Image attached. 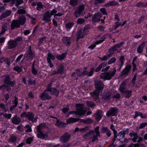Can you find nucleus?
<instances>
[{
	"label": "nucleus",
	"instance_id": "1",
	"mask_svg": "<svg viewBox=\"0 0 147 147\" xmlns=\"http://www.w3.org/2000/svg\"><path fill=\"white\" fill-rule=\"evenodd\" d=\"M23 41L22 36L18 37L14 40L10 39L7 42V48L10 49L14 48L19 44H21Z\"/></svg>",
	"mask_w": 147,
	"mask_h": 147
},
{
	"label": "nucleus",
	"instance_id": "2",
	"mask_svg": "<svg viewBox=\"0 0 147 147\" xmlns=\"http://www.w3.org/2000/svg\"><path fill=\"white\" fill-rule=\"evenodd\" d=\"M45 124L41 123L37 126V136L38 138L44 139L46 138H48V134H43L42 131L43 129L45 127Z\"/></svg>",
	"mask_w": 147,
	"mask_h": 147
},
{
	"label": "nucleus",
	"instance_id": "3",
	"mask_svg": "<svg viewBox=\"0 0 147 147\" xmlns=\"http://www.w3.org/2000/svg\"><path fill=\"white\" fill-rule=\"evenodd\" d=\"M116 71L115 68H114L113 71H108L102 73L100 75V77L104 80H110L114 75Z\"/></svg>",
	"mask_w": 147,
	"mask_h": 147
},
{
	"label": "nucleus",
	"instance_id": "4",
	"mask_svg": "<svg viewBox=\"0 0 147 147\" xmlns=\"http://www.w3.org/2000/svg\"><path fill=\"white\" fill-rule=\"evenodd\" d=\"M20 117H26L32 122H36L37 121L38 117H34V115L32 112H24L20 115Z\"/></svg>",
	"mask_w": 147,
	"mask_h": 147
},
{
	"label": "nucleus",
	"instance_id": "5",
	"mask_svg": "<svg viewBox=\"0 0 147 147\" xmlns=\"http://www.w3.org/2000/svg\"><path fill=\"white\" fill-rule=\"evenodd\" d=\"M77 107L76 111H71L69 112L70 114H75L76 115H84L85 111L84 110V105L80 104H77L76 105Z\"/></svg>",
	"mask_w": 147,
	"mask_h": 147
},
{
	"label": "nucleus",
	"instance_id": "6",
	"mask_svg": "<svg viewBox=\"0 0 147 147\" xmlns=\"http://www.w3.org/2000/svg\"><path fill=\"white\" fill-rule=\"evenodd\" d=\"M4 77L3 79V85H6V84H9L10 86L11 87H14L15 85V82L11 81V80L9 76L8 75H4L3 76Z\"/></svg>",
	"mask_w": 147,
	"mask_h": 147
},
{
	"label": "nucleus",
	"instance_id": "7",
	"mask_svg": "<svg viewBox=\"0 0 147 147\" xmlns=\"http://www.w3.org/2000/svg\"><path fill=\"white\" fill-rule=\"evenodd\" d=\"M94 82L96 90L102 91L104 87V85L103 82L101 81L96 80H94Z\"/></svg>",
	"mask_w": 147,
	"mask_h": 147
},
{
	"label": "nucleus",
	"instance_id": "8",
	"mask_svg": "<svg viewBox=\"0 0 147 147\" xmlns=\"http://www.w3.org/2000/svg\"><path fill=\"white\" fill-rule=\"evenodd\" d=\"M84 9V5L79 6L78 7L76 8L74 11V15L76 18L79 17L81 15H82V12Z\"/></svg>",
	"mask_w": 147,
	"mask_h": 147
},
{
	"label": "nucleus",
	"instance_id": "9",
	"mask_svg": "<svg viewBox=\"0 0 147 147\" xmlns=\"http://www.w3.org/2000/svg\"><path fill=\"white\" fill-rule=\"evenodd\" d=\"M118 112V110L117 108H111L107 112L106 115L107 117L109 116H116Z\"/></svg>",
	"mask_w": 147,
	"mask_h": 147
},
{
	"label": "nucleus",
	"instance_id": "10",
	"mask_svg": "<svg viewBox=\"0 0 147 147\" xmlns=\"http://www.w3.org/2000/svg\"><path fill=\"white\" fill-rule=\"evenodd\" d=\"M49 92L48 90H45L44 92L41 93L39 95V98L42 100L50 99L51 96L49 95Z\"/></svg>",
	"mask_w": 147,
	"mask_h": 147
},
{
	"label": "nucleus",
	"instance_id": "11",
	"mask_svg": "<svg viewBox=\"0 0 147 147\" xmlns=\"http://www.w3.org/2000/svg\"><path fill=\"white\" fill-rule=\"evenodd\" d=\"M124 42H121L117 44L112 47H111L109 50V51H110L111 53H114L115 51L117 50V49L120 48L122 47Z\"/></svg>",
	"mask_w": 147,
	"mask_h": 147
},
{
	"label": "nucleus",
	"instance_id": "12",
	"mask_svg": "<svg viewBox=\"0 0 147 147\" xmlns=\"http://www.w3.org/2000/svg\"><path fill=\"white\" fill-rule=\"evenodd\" d=\"M70 135L68 133H65L60 138V142L62 143H64L67 142L70 138Z\"/></svg>",
	"mask_w": 147,
	"mask_h": 147
},
{
	"label": "nucleus",
	"instance_id": "13",
	"mask_svg": "<svg viewBox=\"0 0 147 147\" xmlns=\"http://www.w3.org/2000/svg\"><path fill=\"white\" fill-rule=\"evenodd\" d=\"M102 16L100 12L95 13L92 18V22L96 23L100 21V19L101 18Z\"/></svg>",
	"mask_w": 147,
	"mask_h": 147
},
{
	"label": "nucleus",
	"instance_id": "14",
	"mask_svg": "<svg viewBox=\"0 0 147 147\" xmlns=\"http://www.w3.org/2000/svg\"><path fill=\"white\" fill-rule=\"evenodd\" d=\"M128 130L129 129H127L126 130H123L119 133L117 134V136L119 138H118L117 140L121 141L120 139L123 138L125 137V134H128Z\"/></svg>",
	"mask_w": 147,
	"mask_h": 147
},
{
	"label": "nucleus",
	"instance_id": "15",
	"mask_svg": "<svg viewBox=\"0 0 147 147\" xmlns=\"http://www.w3.org/2000/svg\"><path fill=\"white\" fill-rule=\"evenodd\" d=\"M27 53L26 57H27L29 59H32L35 56L34 53L33 52H32L31 50V46H29L28 48Z\"/></svg>",
	"mask_w": 147,
	"mask_h": 147
},
{
	"label": "nucleus",
	"instance_id": "16",
	"mask_svg": "<svg viewBox=\"0 0 147 147\" xmlns=\"http://www.w3.org/2000/svg\"><path fill=\"white\" fill-rule=\"evenodd\" d=\"M20 25L18 20H13L11 25V30H13L15 28H18L20 27Z\"/></svg>",
	"mask_w": 147,
	"mask_h": 147
},
{
	"label": "nucleus",
	"instance_id": "17",
	"mask_svg": "<svg viewBox=\"0 0 147 147\" xmlns=\"http://www.w3.org/2000/svg\"><path fill=\"white\" fill-rule=\"evenodd\" d=\"M12 122L14 124L18 125L20 124L21 121V118L17 116V115H15L11 118Z\"/></svg>",
	"mask_w": 147,
	"mask_h": 147
},
{
	"label": "nucleus",
	"instance_id": "18",
	"mask_svg": "<svg viewBox=\"0 0 147 147\" xmlns=\"http://www.w3.org/2000/svg\"><path fill=\"white\" fill-rule=\"evenodd\" d=\"M100 91L98 90H96L90 93L91 97L94 100L98 98L100 92Z\"/></svg>",
	"mask_w": 147,
	"mask_h": 147
},
{
	"label": "nucleus",
	"instance_id": "19",
	"mask_svg": "<svg viewBox=\"0 0 147 147\" xmlns=\"http://www.w3.org/2000/svg\"><path fill=\"white\" fill-rule=\"evenodd\" d=\"M86 30L85 29H84L83 30L81 28L78 32L77 37V40H78L80 38H82L86 34H84V32Z\"/></svg>",
	"mask_w": 147,
	"mask_h": 147
},
{
	"label": "nucleus",
	"instance_id": "20",
	"mask_svg": "<svg viewBox=\"0 0 147 147\" xmlns=\"http://www.w3.org/2000/svg\"><path fill=\"white\" fill-rule=\"evenodd\" d=\"M94 68L92 67L90 68V71L89 72L86 70L84 71L82 73V75H83L82 77H83L85 75H87L90 77L92 76L94 71Z\"/></svg>",
	"mask_w": 147,
	"mask_h": 147
},
{
	"label": "nucleus",
	"instance_id": "21",
	"mask_svg": "<svg viewBox=\"0 0 147 147\" xmlns=\"http://www.w3.org/2000/svg\"><path fill=\"white\" fill-rule=\"evenodd\" d=\"M93 133V130H90L89 132L86 133L83 136V139L88 140H90L92 138V133Z\"/></svg>",
	"mask_w": 147,
	"mask_h": 147
},
{
	"label": "nucleus",
	"instance_id": "22",
	"mask_svg": "<svg viewBox=\"0 0 147 147\" xmlns=\"http://www.w3.org/2000/svg\"><path fill=\"white\" fill-rule=\"evenodd\" d=\"M51 15L50 12L47 11L45 13L43 18V20L47 22H50L51 21Z\"/></svg>",
	"mask_w": 147,
	"mask_h": 147
},
{
	"label": "nucleus",
	"instance_id": "23",
	"mask_svg": "<svg viewBox=\"0 0 147 147\" xmlns=\"http://www.w3.org/2000/svg\"><path fill=\"white\" fill-rule=\"evenodd\" d=\"M131 67V66L130 65H127L125 68L121 72V75L123 76L125 75V76H127Z\"/></svg>",
	"mask_w": 147,
	"mask_h": 147
},
{
	"label": "nucleus",
	"instance_id": "24",
	"mask_svg": "<svg viewBox=\"0 0 147 147\" xmlns=\"http://www.w3.org/2000/svg\"><path fill=\"white\" fill-rule=\"evenodd\" d=\"M111 96V93L110 92H105L102 94V98L104 100L109 99Z\"/></svg>",
	"mask_w": 147,
	"mask_h": 147
},
{
	"label": "nucleus",
	"instance_id": "25",
	"mask_svg": "<svg viewBox=\"0 0 147 147\" xmlns=\"http://www.w3.org/2000/svg\"><path fill=\"white\" fill-rule=\"evenodd\" d=\"M23 2V1L22 0H12L11 5H13L15 3L16 4V6L18 9H20L21 7H19V5L21 4Z\"/></svg>",
	"mask_w": 147,
	"mask_h": 147
},
{
	"label": "nucleus",
	"instance_id": "26",
	"mask_svg": "<svg viewBox=\"0 0 147 147\" xmlns=\"http://www.w3.org/2000/svg\"><path fill=\"white\" fill-rule=\"evenodd\" d=\"M18 20L20 25H23L26 22V19L25 17L22 16L18 18Z\"/></svg>",
	"mask_w": 147,
	"mask_h": 147
},
{
	"label": "nucleus",
	"instance_id": "27",
	"mask_svg": "<svg viewBox=\"0 0 147 147\" xmlns=\"http://www.w3.org/2000/svg\"><path fill=\"white\" fill-rule=\"evenodd\" d=\"M71 38L69 37H64L63 38L62 40L63 42L66 46H69L70 45L71 43L70 41Z\"/></svg>",
	"mask_w": 147,
	"mask_h": 147
},
{
	"label": "nucleus",
	"instance_id": "28",
	"mask_svg": "<svg viewBox=\"0 0 147 147\" xmlns=\"http://www.w3.org/2000/svg\"><path fill=\"white\" fill-rule=\"evenodd\" d=\"M9 26V24L8 23H5L2 26V30L0 33L1 34H4L7 30Z\"/></svg>",
	"mask_w": 147,
	"mask_h": 147
},
{
	"label": "nucleus",
	"instance_id": "29",
	"mask_svg": "<svg viewBox=\"0 0 147 147\" xmlns=\"http://www.w3.org/2000/svg\"><path fill=\"white\" fill-rule=\"evenodd\" d=\"M49 92H50L51 94L57 96L59 94V91L55 88H51L49 89Z\"/></svg>",
	"mask_w": 147,
	"mask_h": 147
},
{
	"label": "nucleus",
	"instance_id": "30",
	"mask_svg": "<svg viewBox=\"0 0 147 147\" xmlns=\"http://www.w3.org/2000/svg\"><path fill=\"white\" fill-rule=\"evenodd\" d=\"M103 37L104 38H103L102 40H99L97 41H96L95 42L94 44L90 46H89V47H88V48H89L90 49H93L94 47H95L96 45H98L100 43H101L102 42L105 40V38L104 37V36Z\"/></svg>",
	"mask_w": 147,
	"mask_h": 147
},
{
	"label": "nucleus",
	"instance_id": "31",
	"mask_svg": "<svg viewBox=\"0 0 147 147\" xmlns=\"http://www.w3.org/2000/svg\"><path fill=\"white\" fill-rule=\"evenodd\" d=\"M119 5L118 2L115 1H112L108 3L105 5V7H108L109 6H115Z\"/></svg>",
	"mask_w": 147,
	"mask_h": 147
},
{
	"label": "nucleus",
	"instance_id": "32",
	"mask_svg": "<svg viewBox=\"0 0 147 147\" xmlns=\"http://www.w3.org/2000/svg\"><path fill=\"white\" fill-rule=\"evenodd\" d=\"M125 83L124 82H123L121 84L119 89V90L121 93H123L126 90L125 88Z\"/></svg>",
	"mask_w": 147,
	"mask_h": 147
},
{
	"label": "nucleus",
	"instance_id": "33",
	"mask_svg": "<svg viewBox=\"0 0 147 147\" xmlns=\"http://www.w3.org/2000/svg\"><path fill=\"white\" fill-rule=\"evenodd\" d=\"M57 121L56 123V125L58 127L61 128L65 126V125H67L65 123L61 122L60 121L57 119Z\"/></svg>",
	"mask_w": 147,
	"mask_h": 147
},
{
	"label": "nucleus",
	"instance_id": "34",
	"mask_svg": "<svg viewBox=\"0 0 147 147\" xmlns=\"http://www.w3.org/2000/svg\"><path fill=\"white\" fill-rule=\"evenodd\" d=\"M79 119H79L74 118L71 117L67 119L66 122L67 124L75 122L78 121Z\"/></svg>",
	"mask_w": 147,
	"mask_h": 147
},
{
	"label": "nucleus",
	"instance_id": "35",
	"mask_svg": "<svg viewBox=\"0 0 147 147\" xmlns=\"http://www.w3.org/2000/svg\"><path fill=\"white\" fill-rule=\"evenodd\" d=\"M102 117V112L100 110L98 111L96 113V119L97 121H99Z\"/></svg>",
	"mask_w": 147,
	"mask_h": 147
},
{
	"label": "nucleus",
	"instance_id": "36",
	"mask_svg": "<svg viewBox=\"0 0 147 147\" xmlns=\"http://www.w3.org/2000/svg\"><path fill=\"white\" fill-rule=\"evenodd\" d=\"M145 46V42H143L141 44L137 49V51L138 53H141L142 52L144 47Z\"/></svg>",
	"mask_w": 147,
	"mask_h": 147
},
{
	"label": "nucleus",
	"instance_id": "37",
	"mask_svg": "<svg viewBox=\"0 0 147 147\" xmlns=\"http://www.w3.org/2000/svg\"><path fill=\"white\" fill-rule=\"evenodd\" d=\"M67 53H63L61 55H57L56 58L59 60H62L66 57Z\"/></svg>",
	"mask_w": 147,
	"mask_h": 147
},
{
	"label": "nucleus",
	"instance_id": "38",
	"mask_svg": "<svg viewBox=\"0 0 147 147\" xmlns=\"http://www.w3.org/2000/svg\"><path fill=\"white\" fill-rule=\"evenodd\" d=\"M132 91L130 90H126L123 93H124L125 97L127 98H129L131 95Z\"/></svg>",
	"mask_w": 147,
	"mask_h": 147
},
{
	"label": "nucleus",
	"instance_id": "39",
	"mask_svg": "<svg viewBox=\"0 0 147 147\" xmlns=\"http://www.w3.org/2000/svg\"><path fill=\"white\" fill-rule=\"evenodd\" d=\"M106 65L105 63H103L99 65L96 69L95 71L98 72L102 68L106 66Z\"/></svg>",
	"mask_w": 147,
	"mask_h": 147
},
{
	"label": "nucleus",
	"instance_id": "40",
	"mask_svg": "<svg viewBox=\"0 0 147 147\" xmlns=\"http://www.w3.org/2000/svg\"><path fill=\"white\" fill-rule=\"evenodd\" d=\"M57 74H62L64 72L63 65L61 64L59 65V67L57 70Z\"/></svg>",
	"mask_w": 147,
	"mask_h": 147
},
{
	"label": "nucleus",
	"instance_id": "41",
	"mask_svg": "<svg viewBox=\"0 0 147 147\" xmlns=\"http://www.w3.org/2000/svg\"><path fill=\"white\" fill-rule=\"evenodd\" d=\"M80 71V69H77L75 70V73L77 77L82 78V77L83 75H82V73H81Z\"/></svg>",
	"mask_w": 147,
	"mask_h": 147
},
{
	"label": "nucleus",
	"instance_id": "42",
	"mask_svg": "<svg viewBox=\"0 0 147 147\" xmlns=\"http://www.w3.org/2000/svg\"><path fill=\"white\" fill-rule=\"evenodd\" d=\"M74 24L73 22H69L67 24L65 27L67 30H69L72 27Z\"/></svg>",
	"mask_w": 147,
	"mask_h": 147
},
{
	"label": "nucleus",
	"instance_id": "43",
	"mask_svg": "<svg viewBox=\"0 0 147 147\" xmlns=\"http://www.w3.org/2000/svg\"><path fill=\"white\" fill-rule=\"evenodd\" d=\"M136 6L138 7H147V3H142L141 2L137 3Z\"/></svg>",
	"mask_w": 147,
	"mask_h": 147
},
{
	"label": "nucleus",
	"instance_id": "44",
	"mask_svg": "<svg viewBox=\"0 0 147 147\" xmlns=\"http://www.w3.org/2000/svg\"><path fill=\"white\" fill-rule=\"evenodd\" d=\"M37 7H36V9L40 11L42 9H43V5H42V3L40 2H38L36 3Z\"/></svg>",
	"mask_w": 147,
	"mask_h": 147
},
{
	"label": "nucleus",
	"instance_id": "45",
	"mask_svg": "<svg viewBox=\"0 0 147 147\" xmlns=\"http://www.w3.org/2000/svg\"><path fill=\"white\" fill-rule=\"evenodd\" d=\"M22 9H19L17 11V13L18 14H23L26 13V11L25 10V9L23 7H20Z\"/></svg>",
	"mask_w": 147,
	"mask_h": 147
},
{
	"label": "nucleus",
	"instance_id": "46",
	"mask_svg": "<svg viewBox=\"0 0 147 147\" xmlns=\"http://www.w3.org/2000/svg\"><path fill=\"white\" fill-rule=\"evenodd\" d=\"M55 57L51 53H49L47 55V61H51V59L54 60Z\"/></svg>",
	"mask_w": 147,
	"mask_h": 147
},
{
	"label": "nucleus",
	"instance_id": "47",
	"mask_svg": "<svg viewBox=\"0 0 147 147\" xmlns=\"http://www.w3.org/2000/svg\"><path fill=\"white\" fill-rule=\"evenodd\" d=\"M78 0H71L69 2L70 4L72 6H75L78 5Z\"/></svg>",
	"mask_w": 147,
	"mask_h": 147
},
{
	"label": "nucleus",
	"instance_id": "48",
	"mask_svg": "<svg viewBox=\"0 0 147 147\" xmlns=\"http://www.w3.org/2000/svg\"><path fill=\"white\" fill-rule=\"evenodd\" d=\"M86 103L88 106L89 107H93L96 106L95 104L92 101H88Z\"/></svg>",
	"mask_w": 147,
	"mask_h": 147
},
{
	"label": "nucleus",
	"instance_id": "49",
	"mask_svg": "<svg viewBox=\"0 0 147 147\" xmlns=\"http://www.w3.org/2000/svg\"><path fill=\"white\" fill-rule=\"evenodd\" d=\"M99 136L98 135L95 134L94 131V133H92V142H94L96 140H98V137Z\"/></svg>",
	"mask_w": 147,
	"mask_h": 147
},
{
	"label": "nucleus",
	"instance_id": "50",
	"mask_svg": "<svg viewBox=\"0 0 147 147\" xmlns=\"http://www.w3.org/2000/svg\"><path fill=\"white\" fill-rule=\"evenodd\" d=\"M89 129V127L88 126H86L84 128L80 129V131L82 133L88 131Z\"/></svg>",
	"mask_w": 147,
	"mask_h": 147
},
{
	"label": "nucleus",
	"instance_id": "51",
	"mask_svg": "<svg viewBox=\"0 0 147 147\" xmlns=\"http://www.w3.org/2000/svg\"><path fill=\"white\" fill-rule=\"evenodd\" d=\"M85 22V20L84 19L79 18L77 20L76 22L78 24H84Z\"/></svg>",
	"mask_w": 147,
	"mask_h": 147
},
{
	"label": "nucleus",
	"instance_id": "52",
	"mask_svg": "<svg viewBox=\"0 0 147 147\" xmlns=\"http://www.w3.org/2000/svg\"><path fill=\"white\" fill-rule=\"evenodd\" d=\"M109 131V129L107 127H102L101 129V132L102 133L104 134L107 133Z\"/></svg>",
	"mask_w": 147,
	"mask_h": 147
},
{
	"label": "nucleus",
	"instance_id": "53",
	"mask_svg": "<svg viewBox=\"0 0 147 147\" xmlns=\"http://www.w3.org/2000/svg\"><path fill=\"white\" fill-rule=\"evenodd\" d=\"M28 84L30 85H32V84L35 85V81L34 80L30 79L28 80Z\"/></svg>",
	"mask_w": 147,
	"mask_h": 147
},
{
	"label": "nucleus",
	"instance_id": "54",
	"mask_svg": "<svg viewBox=\"0 0 147 147\" xmlns=\"http://www.w3.org/2000/svg\"><path fill=\"white\" fill-rule=\"evenodd\" d=\"M105 0H94V4L97 5L98 4L103 3Z\"/></svg>",
	"mask_w": 147,
	"mask_h": 147
},
{
	"label": "nucleus",
	"instance_id": "55",
	"mask_svg": "<svg viewBox=\"0 0 147 147\" xmlns=\"http://www.w3.org/2000/svg\"><path fill=\"white\" fill-rule=\"evenodd\" d=\"M116 61V59L115 57L111 58L108 62V64H110L114 63Z\"/></svg>",
	"mask_w": 147,
	"mask_h": 147
},
{
	"label": "nucleus",
	"instance_id": "56",
	"mask_svg": "<svg viewBox=\"0 0 147 147\" xmlns=\"http://www.w3.org/2000/svg\"><path fill=\"white\" fill-rule=\"evenodd\" d=\"M13 69L18 73L20 72L22 70V68L21 67H19L18 66H16Z\"/></svg>",
	"mask_w": 147,
	"mask_h": 147
},
{
	"label": "nucleus",
	"instance_id": "57",
	"mask_svg": "<svg viewBox=\"0 0 147 147\" xmlns=\"http://www.w3.org/2000/svg\"><path fill=\"white\" fill-rule=\"evenodd\" d=\"M99 127L97 126L95 129L94 131L95 133H96V134L98 135L100 137V132L99 130Z\"/></svg>",
	"mask_w": 147,
	"mask_h": 147
},
{
	"label": "nucleus",
	"instance_id": "58",
	"mask_svg": "<svg viewBox=\"0 0 147 147\" xmlns=\"http://www.w3.org/2000/svg\"><path fill=\"white\" fill-rule=\"evenodd\" d=\"M18 98L16 96H15V99L14 100L12 101V102L13 104H14V105L16 107L18 104Z\"/></svg>",
	"mask_w": 147,
	"mask_h": 147
},
{
	"label": "nucleus",
	"instance_id": "59",
	"mask_svg": "<svg viewBox=\"0 0 147 147\" xmlns=\"http://www.w3.org/2000/svg\"><path fill=\"white\" fill-rule=\"evenodd\" d=\"M100 11L102 13V14L107 15V13L105 8H102L100 9Z\"/></svg>",
	"mask_w": 147,
	"mask_h": 147
},
{
	"label": "nucleus",
	"instance_id": "60",
	"mask_svg": "<svg viewBox=\"0 0 147 147\" xmlns=\"http://www.w3.org/2000/svg\"><path fill=\"white\" fill-rule=\"evenodd\" d=\"M4 12L7 17L11 15V11L9 10H7Z\"/></svg>",
	"mask_w": 147,
	"mask_h": 147
},
{
	"label": "nucleus",
	"instance_id": "61",
	"mask_svg": "<svg viewBox=\"0 0 147 147\" xmlns=\"http://www.w3.org/2000/svg\"><path fill=\"white\" fill-rule=\"evenodd\" d=\"M129 135L131 137H132L134 136V138L135 137L138 136V135H137L136 133H135L133 132H132L131 133H130L129 134Z\"/></svg>",
	"mask_w": 147,
	"mask_h": 147
},
{
	"label": "nucleus",
	"instance_id": "62",
	"mask_svg": "<svg viewBox=\"0 0 147 147\" xmlns=\"http://www.w3.org/2000/svg\"><path fill=\"white\" fill-rule=\"evenodd\" d=\"M16 137L14 136H11V138L9 139V142H13L15 141L16 140Z\"/></svg>",
	"mask_w": 147,
	"mask_h": 147
},
{
	"label": "nucleus",
	"instance_id": "63",
	"mask_svg": "<svg viewBox=\"0 0 147 147\" xmlns=\"http://www.w3.org/2000/svg\"><path fill=\"white\" fill-rule=\"evenodd\" d=\"M139 144H133L132 143L129 145L128 147H139Z\"/></svg>",
	"mask_w": 147,
	"mask_h": 147
},
{
	"label": "nucleus",
	"instance_id": "64",
	"mask_svg": "<svg viewBox=\"0 0 147 147\" xmlns=\"http://www.w3.org/2000/svg\"><path fill=\"white\" fill-rule=\"evenodd\" d=\"M147 125V123L146 122L142 123L140 125V126L139 127V129L143 128H144L145 126H146Z\"/></svg>",
	"mask_w": 147,
	"mask_h": 147
}]
</instances>
